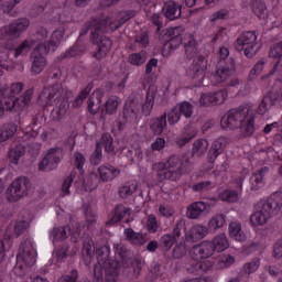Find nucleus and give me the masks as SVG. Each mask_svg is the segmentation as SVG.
<instances>
[{
    "mask_svg": "<svg viewBox=\"0 0 282 282\" xmlns=\"http://www.w3.org/2000/svg\"><path fill=\"white\" fill-rule=\"evenodd\" d=\"M161 41L163 46L161 54L164 58H169L175 50H178L180 45H184L185 54L187 58H195L197 56V42L195 36L192 34H186L182 37V28L175 26L169 29L162 36Z\"/></svg>",
    "mask_w": 282,
    "mask_h": 282,
    "instance_id": "4",
    "label": "nucleus"
},
{
    "mask_svg": "<svg viewBox=\"0 0 282 282\" xmlns=\"http://www.w3.org/2000/svg\"><path fill=\"white\" fill-rule=\"evenodd\" d=\"M25 155V147L18 144L9 151L11 164H19V161Z\"/></svg>",
    "mask_w": 282,
    "mask_h": 282,
    "instance_id": "38",
    "label": "nucleus"
},
{
    "mask_svg": "<svg viewBox=\"0 0 282 282\" xmlns=\"http://www.w3.org/2000/svg\"><path fill=\"white\" fill-rule=\"evenodd\" d=\"M227 144H228V140H226V138L224 137H220L213 142L207 154V160L209 164H215L217 156L224 153Z\"/></svg>",
    "mask_w": 282,
    "mask_h": 282,
    "instance_id": "22",
    "label": "nucleus"
},
{
    "mask_svg": "<svg viewBox=\"0 0 282 282\" xmlns=\"http://www.w3.org/2000/svg\"><path fill=\"white\" fill-rule=\"evenodd\" d=\"M17 124L14 123H6L0 127V144L10 140L17 133Z\"/></svg>",
    "mask_w": 282,
    "mask_h": 282,
    "instance_id": "37",
    "label": "nucleus"
},
{
    "mask_svg": "<svg viewBox=\"0 0 282 282\" xmlns=\"http://www.w3.org/2000/svg\"><path fill=\"white\" fill-rule=\"evenodd\" d=\"M282 208L281 193H273L268 198L260 199L254 205V213L250 216V224L254 228L265 226L273 215Z\"/></svg>",
    "mask_w": 282,
    "mask_h": 282,
    "instance_id": "9",
    "label": "nucleus"
},
{
    "mask_svg": "<svg viewBox=\"0 0 282 282\" xmlns=\"http://www.w3.org/2000/svg\"><path fill=\"white\" fill-rule=\"evenodd\" d=\"M37 45H36V74H41L45 69V66L47 65V54L50 52H56V47L61 45V42L63 41L65 36V28H59L55 30L52 33L51 40H42L41 39H47V29L40 26L37 28ZM40 41V42H39Z\"/></svg>",
    "mask_w": 282,
    "mask_h": 282,
    "instance_id": "6",
    "label": "nucleus"
},
{
    "mask_svg": "<svg viewBox=\"0 0 282 282\" xmlns=\"http://www.w3.org/2000/svg\"><path fill=\"white\" fill-rule=\"evenodd\" d=\"M119 105H120V98L118 96L109 97L105 104L106 113H108V116H113V113L118 111Z\"/></svg>",
    "mask_w": 282,
    "mask_h": 282,
    "instance_id": "41",
    "label": "nucleus"
},
{
    "mask_svg": "<svg viewBox=\"0 0 282 282\" xmlns=\"http://www.w3.org/2000/svg\"><path fill=\"white\" fill-rule=\"evenodd\" d=\"M123 237L128 243H131V246H144L147 243V238H144V235L142 232H138L133 230V228H126L123 230Z\"/></svg>",
    "mask_w": 282,
    "mask_h": 282,
    "instance_id": "29",
    "label": "nucleus"
},
{
    "mask_svg": "<svg viewBox=\"0 0 282 282\" xmlns=\"http://www.w3.org/2000/svg\"><path fill=\"white\" fill-rule=\"evenodd\" d=\"M120 173H121L120 169H118L109 163L102 164L97 169V173L89 174L88 180H90V184L87 186H91L93 182H97V185H98V181L99 182H113V180H116V177L120 176Z\"/></svg>",
    "mask_w": 282,
    "mask_h": 282,
    "instance_id": "17",
    "label": "nucleus"
},
{
    "mask_svg": "<svg viewBox=\"0 0 282 282\" xmlns=\"http://www.w3.org/2000/svg\"><path fill=\"white\" fill-rule=\"evenodd\" d=\"M267 171L268 167H262L252 174V176L250 177L251 191H260V188H263L265 184L263 182V177H265Z\"/></svg>",
    "mask_w": 282,
    "mask_h": 282,
    "instance_id": "34",
    "label": "nucleus"
},
{
    "mask_svg": "<svg viewBox=\"0 0 282 282\" xmlns=\"http://www.w3.org/2000/svg\"><path fill=\"white\" fill-rule=\"evenodd\" d=\"M191 169V161L186 156L173 154L165 163H155L153 171H156V175L161 182L169 180L170 182H177L184 173H188Z\"/></svg>",
    "mask_w": 282,
    "mask_h": 282,
    "instance_id": "8",
    "label": "nucleus"
},
{
    "mask_svg": "<svg viewBox=\"0 0 282 282\" xmlns=\"http://www.w3.org/2000/svg\"><path fill=\"white\" fill-rule=\"evenodd\" d=\"M73 162L75 164L74 173L78 171L77 180L74 173L68 175L62 184V193H64V195H69V188H72V184H74V182L75 184H80L84 191H95L98 186V182L95 180L91 183V186H87V181H85V163L87 162L85 155L80 152H75L73 155Z\"/></svg>",
    "mask_w": 282,
    "mask_h": 282,
    "instance_id": "12",
    "label": "nucleus"
},
{
    "mask_svg": "<svg viewBox=\"0 0 282 282\" xmlns=\"http://www.w3.org/2000/svg\"><path fill=\"white\" fill-rule=\"evenodd\" d=\"M89 30L90 41L97 45V51L94 53V57L97 61H102V58L107 57V54H109L111 51L113 42L111 39L100 35V33L107 34V26L102 20V13H98L97 15L90 18V20L86 21L85 25L80 30L79 37L77 39L76 43L65 53L61 54L62 59L77 58L78 56H83V54H85L87 45H85V41H83L82 36H85Z\"/></svg>",
    "mask_w": 282,
    "mask_h": 282,
    "instance_id": "2",
    "label": "nucleus"
},
{
    "mask_svg": "<svg viewBox=\"0 0 282 282\" xmlns=\"http://www.w3.org/2000/svg\"><path fill=\"white\" fill-rule=\"evenodd\" d=\"M267 59L260 58L257 64L252 67V69L249 73V78H254V76H259L261 72H263V68L265 67Z\"/></svg>",
    "mask_w": 282,
    "mask_h": 282,
    "instance_id": "55",
    "label": "nucleus"
},
{
    "mask_svg": "<svg viewBox=\"0 0 282 282\" xmlns=\"http://www.w3.org/2000/svg\"><path fill=\"white\" fill-rule=\"evenodd\" d=\"M25 84L18 82L13 83L9 88H4L0 90L1 98L6 104L7 111H23L30 102H32V95L34 91L32 89H28L23 93L22 96H19Z\"/></svg>",
    "mask_w": 282,
    "mask_h": 282,
    "instance_id": "11",
    "label": "nucleus"
},
{
    "mask_svg": "<svg viewBox=\"0 0 282 282\" xmlns=\"http://www.w3.org/2000/svg\"><path fill=\"white\" fill-rule=\"evenodd\" d=\"M105 96L104 89H96L88 98V111L93 116H96L100 111V105L102 104V97Z\"/></svg>",
    "mask_w": 282,
    "mask_h": 282,
    "instance_id": "26",
    "label": "nucleus"
},
{
    "mask_svg": "<svg viewBox=\"0 0 282 282\" xmlns=\"http://www.w3.org/2000/svg\"><path fill=\"white\" fill-rule=\"evenodd\" d=\"M166 118H167L169 124L173 126V124H177V122H180L182 115H181L180 110L177 109V107L175 106L167 112Z\"/></svg>",
    "mask_w": 282,
    "mask_h": 282,
    "instance_id": "53",
    "label": "nucleus"
},
{
    "mask_svg": "<svg viewBox=\"0 0 282 282\" xmlns=\"http://www.w3.org/2000/svg\"><path fill=\"white\" fill-rule=\"evenodd\" d=\"M138 191V184L123 185L119 187V197L122 199H127V197H131Z\"/></svg>",
    "mask_w": 282,
    "mask_h": 282,
    "instance_id": "50",
    "label": "nucleus"
},
{
    "mask_svg": "<svg viewBox=\"0 0 282 282\" xmlns=\"http://www.w3.org/2000/svg\"><path fill=\"white\" fill-rule=\"evenodd\" d=\"M19 3H21V0H7L1 4V10L4 14H10Z\"/></svg>",
    "mask_w": 282,
    "mask_h": 282,
    "instance_id": "58",
    "label": "nucleus"
},
{
    "mask_svg": "<svg viewBox=\"0 0 282 282\" xmlns=\"http://www.w3.org/2000/svg\"><path fill=\"white\" fill-rule=\"evenodd\" d=\"M134 43L139 45V47H149V33L145 31H141L134 37Z\"/></svg>",
    "mask_w": 282,
    "mask_h": 282,
    "instance_id": "54",
    "label": "nucleus"
},
{
    "mask_svg": "<svg viewBox=\"0 0 282 282\" xmlns=\"http://www.w3.org/2000/svg\"><path fill=\"white\" fill-rule=\"evenodd\" d=\"M158 218H155V215H150L147 221L148 231L151 234H155L158 232Z\"/></svg>",
    "mask_w": 282,
    "mask_h": 282,
    "instance_id": "61",
    "label": "nucleus"
},
{
    "mask_svg": "<svg viewBox=\"0 0 282 282\" xmlns=\"http://www.w3.org/2000/svg\"><path fill=\"white\" fill-rule=\"evenodd\" d=\"M32 183L25 176H19L9 185L6 192L8 202H19L25 195H30Z\"/></svg>",
    "mask_w": 282,
    "mask_h": 282,
    "instance_id": "14",
    "label": "nucleus"
},
{
    "mask_svg": "<svg viewBox=\"0 0 282 282\" xmlns=\"http://www.w3.org/2000/svg\"><path fill=\"white\" fill-rule=\"evenodd\" d=\"M261 265V260L259 258L253 259L251 262H247L243 268L242 272L245 274H252L253 272L259 270V267Z\"/></svg>",
    "mask_w": 282,
    "mask_h": 282,
    "instance_id": "51",
    "label": "nucleus"
},
{
    "mask_svg": "<svg viewBox=\"0 0 282 282\" xmlns=\"http://www.w3.org/2000/svg\"><path fill=\"white\" fill-rule=\"evenodd\" d=\"M270 58H282V42L274 44L270 52Z\"/></svg>",
    "mask_w": 282,
    "mask_h": 282,
    "instance_id": "62",
    "label": "nucleus"
},
{
    "mask_svg": "<svg viewBox=\"0 0 282 282\" xmlns=\"http://www.w3.org/2000/svg\"><path fill=\"white\" fill-rule=\"evenodd\" d=\"M34 40H25L23 41L15 50H14V58H19L21 54H28L30 50L34 47Z\"/></svg>",
    "mask_w": 282,
    "mask_h": 282,
    "instance_id": "45",
    "label": "nucleus"
},
{
    "mask_svg": "<svg viewBox=\"0 0 282 282\" xmlns=\"http://www.w3.org/2000/svg\"><path fill=\"white\" fill-rule=\"evenodd\" d=\"M206 69H208V59L199 55L194 59L187 70V76L192 78L195 87H208V84L204 82L206 78Z\"/></svg>",
    "mask_w": 282,
    "mask_h": 282,
    "instance_id": "15",
    "label": "nucleus"
},
{
    "mask_svg": "<svg viewBox=\"0 0 282 282\" xmlns=\"http://www.w3.org/2000/svg\"><path fill=\"white\" fill-rule=\"evenodd\" d=\"M167 124L169 122L166 121V112H164L160 117L150 119V131H152L153 135H162Z\"/></svg>",
    "mask_w": 282,
    "mask_h": 282,
    "instance_id": "28",
    "label": "nucleus"
},
{
    "mask_svg": "<svg viewBox=\"0 0 282 282\" xmlns=\"http://www.w3.org/2000/svg\"><path fill=\"white\" fill-rule=\"evenodd\" d=\"M228 100V88H221L214 93H203L199 97L200 107H213L215 105H224Z\"/></svg>",
    "mask_w": 282,
    "mask_h": 282,
    "instance_id": "20",
    "label": "nucleus"
},
{
    "mask_svg": "<svg viewBox=\"0 0 282 282\" xmlns=\"http://www.w3.org/2000/svg\"><path fill=\"white\" fill-rule=\"evenodd\" d=\"M122 118L124 122H135L138 120V112L133 108L124 107Z\"/></svg>",
    "mask_w": 282,
    "mask_h": 282,
    "instance_id": "56",
    "label": "nucleus"
},
{
    "mask_svg": "<svg viewBox=\"0 0 282 282\" xmlns=\"http://www.w3.org/2000/svg\"><path fill=\"white\" fill-rule=\"evenodd\" d=\"M133 17H135V10L120 11L116 19L106 17L102 13V21L106 25L107 34H112V32H116V30H118L121 25H124V23L130 21V19H133Z\"/></svg>",
    "mask_w": 282,
    "mask_h": 282,
    "instance_id": "18",
    "label": "nucleus"
},
{
    "mask_svg": "<svg viewBox=\"0 0 282 282\" xmlns=\"http://www.w3.org/2000/svg\"><path fill=\"white\" fill-rule=\"evenodd\" d=\"M182 232H184V235L186 236V220L180 218L178 220H176L172 232H170V235H172L173 238H175L176 240L180 239V237H182Z\"/></svg>",
    "mask_w": 282,
    "mask_h": 282,
    "instance_id": "44",
    "label": "nucleus"
},
{
    "mask_svg": "<svg viewBox=\"0 0 282 282\" xmlns=\"http://www.w3.org/2000/svg\"><path fill=\"white\" fill-rule=\"evenodd\" d=\"M39 102H44V107H54L51 111L52 120H62L69 109V102L58 85L44 87L37 96V105Z\"/></svg>",
    "mask_w": 282,
    "mask_h": 282,
    "instance_id": "7",
    "label": "nucleus"
},
{
    "mask_svg": "<svg viewBox=\"0 0 282 282\" xmlns=\"http://www.w3.org/2000/svg\"><path fill=\"white\" fill-rule=\"evenodd\" d=\"M91 89H94V85L93 84H88L80 93L79 95L75 98V100L73 101V107L75 109H77L78 107H80V105H83L85 98H87L89 96V94H91Z\"/></svg>",
    "mask_w": 282,
    "mask_h": 282,
    "instance_id": "46",
    "label": "nucleus"
},
{
    "mask_svg": "<svg viewBox=\"0 0 282 282\" xmlns=\"http://www.w3.org/2000/svg\"><path fill=\"white\" fill-rule=\"evenodd\" d=\"M176 109H178V112L181 116H184V118H192L193 117V106L188 101H182L177 104Z\"/></svg>",
    "mask_w": 282,
    "mask_h": 282,
    "instance_id": "49",
    "label": "nucleus"
},
{
    "mask_svg": "<svg viewBox=\"0 0 282 282\" xmlns=\"http://www.w3.org/2000/svg\"><path fill=\"white\" fill-rule=\"evenodd\" d=\"M175 243H177V240L171 234L163 235L159 240V246L166 251L171 250Z\"/></svg>",
    "mask_w": 282,
    "mask_h": 282,
    "instance_id": "42",
    "label": "nucleus"
},
{
    "mask_svg": "<svg viewBox=\"0 0 282 282\" xmlns=\"http://www.w3.org/2000/svg\"><path fill=\"white\" fill-rule=\"evenodd\" d=\"M229 237L235 239V241H239L240 243L246 241V232H243V229H241V223L231 221L229 224Z\"/></svg>",
    "mask_w": 282,
    "mask_h": 282,
    "instance_id": "35",
    "label": "nucleus"
},
{
    "mask_svg": "<svg viewBox=\"0 0 282 282\" xmlns=\"http://www.w3.org/2000/svg\"><path fill=\"white\" fill-rule=\"evenodd\" d=\"M94 242L89 241L84 242L83 249H82V257L85 265H90L91 259H94V251H93Z\"/></svg>",
    "mask_w": 282,
    "mask_h": 282,
    "instance_id": "40",
    "label": "nucleus"
},
{
    "mask_svg": "<svg viewBox=\"0 0 282 282\" xmlns=\"http://www.w3.org/2000/svg\"><path fill=\"white\" fill-rule=\"evenodd\" d=\"M213 188V182L210 181H202L192 185V191L194 193H203L204 191H210Z\"/></svg>",
    "mask_w": 282,
    "mask_h": 282,
    "instance_id": "57",
    "label": "nucleus"
},
{
    "mask_svg": "<svg viewBox=\"0 0 282 282\" xmlns=\"http://www.w3.org/2000/svg\"><path fill=\"white\" fill-rule=\"evenodd\" d=\"M251 8L253 14L258 17V19L265 21L269 17L268 7L263 0H251Z\"/></svg>",
    "mask_w": 282,
    "mask_h": 282,
    "instance_id": "33",
    "label": "nucleus"
},
{
    "mask_svg": "<svg viewBox=\"0 0 282 282\" xmlns=\"http://www.w3.org/2000/svg\"><path fill=\"white\" fill-rule=\"evenodd\" d=\"M94 249L97 263L94 265L93 282H102V274H105L106 282H118L120 268L129 263L131 251L122 243L113 245L115 259H111L109 243L96 245Z\"/></svg>",
    "mask_w": 282,
    "mask_h": 282,
    "instance_id": "3",
    "label": "nucleus"
},
{
    "mask_svg": "<svg viewBox=\"0 0 282 282\" xmlns=\"http://www.w3.org/2000/svg\"><path fill=\"white\" fill-rule=\"evenodd\" d=\"M84 213L87 221V230L88 232H94V226H96V214L94 213V209H91V206L85 205L84 206Z\"/></svg>",
    "mask_w": 282,
    "mask_h": 282,
    "instance_id": "39",
    "label": "nucleus"
},
{
    "mask_svg": "<svg viewBox=\"0 0 282 282\" xmlns=\"http://www.w3.org/2000/svg\"><path fill=\"white\" fill-rule=\"evenodd\" d=\"M189 257L194 262L187 267V272L204 276L214 265L213 261L207 260L209 257H213V245H210V241H203L195 245L189 250Z\"/></svg>",
    "mask_w": 282,
    "mask_h": 282,
    "instance_id": "10",
    "label": "nucleus"
},
{
    "mask_svg": "<svg viewBox=\"0 0 282 282\" xmlns=\"http://www.w3.org/2000/svg\"><path fill=\"white\" fill-rule=\"evenodd\" d=\"M151 23L155 25L156 32L162 30V25H164V18L160 13H153L150 18Z\"/></svg>",
    "mask_w": 282,
    "mask_h": 282,
    "instance_id": "60",
    "label": "nucleus"
},
{
    "mask_svg": "<svg viewBox=\"0 0 282 282\" xmlns=\"http://www.w3.org/2000/svg\"><path fill=\"white\" fill-rule=\"evenodd\" d=\"M218 197L221 202H229L230 204L239 200V194L235 189H224Z\"/></svg>",
    "mask_w": 282,
    "mask_h": 282,
    "instance_id": "43",
    "label": "nucleus"
},
{
    "mask_svg": "<svg viewBox=\"0 0 282 282\" xmlns=\"http://www.w3.org/2000/svg\"><path fill=\"white\" fill-rule=\"evenodd\" d=\"M131 215V208L120 204L115 207V214L110 219V224H118V221H122L123 217Z\"/></svg>",
    "mask_w": 282,
    "mask_h": 282,
    "instance_id": "36",
    "label": "nucleus"
},
{
    "mask_svg": "<svg viewBox=\"0 0 282 282\" xmlns=\"http://www.w3.org/2000/svg\"><path fill=\"white\" fill-rule=\"evenodd\" d=\"M208 208H210V204L206 202H203V200L194 202L187 206V212H186L187 218L199 219V217H202V215H204L205 210H208Z\"/></svg>",
    "mask_w": 282,
    "mask_h": 282,
    "instance_id": "24",
    "label": "nucleus"
},
{
    "mask_svg": "<svg viewBox=\"0 0 282 282\" xmlns=\"http://www.w3.org/2000/svg\"><path fill=\"white\" fill-rule=\"evenodd\" d=\"M237 52H245L247 58H254L259 47H257V31L242 32L235 42Z\"/></svg>",
    "mask_w": 282,
    "mask_h": 282,
    "instance_id": "13",
    "label": "nucleus"
},
{
    "mask_svg": "<svg viewBox=\"0 0 282 282\" xmlns=\"http://www.w3.org/2000/svg\"><path fill=\"white\" fill-rule=\"evenodd\" d=\"M64 155L62 148H52L39 164L40 171L48 172L58 169V164Z\"/></svg>",
    "mask_w": 282,
    "mask_h": 282,
    "instance_id": "19",
    "label": "nucleus"
},
{
    "mask_svg": "<svg viewBox=\"0 0 282 282\" xmlns=\"http://www.w3.org/2000/svg\"><path fill=\"white\" fill-rule=\"evenodd\" d=\"M219 62L216 69L209 77V83L214 87H239V79L232 78L236 72L235 59L228 58L230 50L226 46L219 48Z\"/></svg>",
    "mask_w": 282,
    "mask_h": 282,
    "instance_id": "5",
    "label": "nucleus"
},
{
    "mask_svg": "<svg viewBox=\"0 0 282 282\" xmlns=\"http://www.w3.org/2000/svg\"><path fill=\"white\" fill-rule=\"evenodd\" d=\"M58 282H78V271L72 270L69 274L62 275Z\"/></svg>",
    "mask_w": 282,
    "mask_h": 282,
    "instance_id": "64",
    "label": "nucleus"
},
{
    "mask_svg": "<svg viewBox=\"0 0 282 282\" xmlns=\"http://www.w3.org/2000/svg\"><path fill=\"white\" fill-rule=\"evenodd\" d=\"M52 236L53 241H65V239L70 236L72 243H78V241H80V229L77 227L76 230H72L69 225H65L54 228Z\"/></svg>",
    "mask_w": 282,
    "mask_h": 282,
    "instance_id": "21",
    "label": "nucleus"
},
{
    "mask_svg": "<svg viewBox=\"0 0 282 282\" xmlns=\"http://www.w3.org/2000/svg\"><path fill=\"white\" fill-rule=\"evenodd\" d=\"M163 14L169 21H175L182 17V4L175 1H167L163 6Z\"/></svg>",
    "mask_w": 282,
    "mask_h": 282,
    "instance_id": "25",
    "label": "nucleus"
},
{
    "mask_svg": "<svg viewBox=\"0 0 282 282\" xmlns=\"http://www.w3.org/2000/svg\"><path fill=\"white\" fill-rule=\"evenodd\" d=\"M186 252H188L186 243L181 242L175 246L173 250V257L174 259H182V257H186Z\"/></svg>",
    "mask_w": 282,
    "mask_h": 282,
    "instance_id": "59",
    "label": "nucleus"
},
{
    "mask_svg": "<svg viewBox=\"0 0 282 282\" xmlns=\"http://www.w3.org/2000/svg\"><path fill=\"white\" fill-rule=\"evenodd\" d=\"M235 263V257L230 254H225L220 258L218 262V268H230Z\"/></svg>",
    "mask_w": 282,
    "mask_h": 282,
    "instance_id": "63",
    "label": "nucleus"
},
{
    "mask_svg": "<svg viewBox=\"0 0 282 282\" xmlns=\"http://www.w3.org/2000/svg\"><path fill=\"white\" fill-rule=\"evenodd\" d=\"M197 137V128L195 126L187 124L184 127L182 132L176 135L175 144L176 147H186L191 140Z\"/></svg>",
    "mask_w": 282,
    "mask_h": 282,
    "instance_id": "23",
    "label": "nucleus"
},
{
    "mask_svg": "<svg viewBox=\"0 0 282 282\" xmlns=\"http://www.w3.org/2000/svg\"><path fill=\"white\" fill-rule=\"evenodd\" d=\"M208 235V227L203 225H194L187 232H185L186 241H199Z\"/></svg>",
    "mask_w": 282,
    "mask_h": 282,
    "instance_id": "30",
    "label": "nucleus"
},
{
    "mask_svg": "<svg viewBox=\"0 0 282 282\" xmlns=\"http://www.w3.org/2000/svg\"><path fill=\"white\" fill-rule=\"evenodd\" d=\"M210 246L213 252H224V250H228L230 242L228 241L226 234H219L213 239Z\"/></svg>",
    "mask_w": 282,
    "mask_h": 282,
    "instance_id": "32",
    "label": "nucleus"
},
{
    "mask_svg": "<svg viewBox=\"0 0 282 282\" xmlns=\"http://www.w3.org/2000/svg\"><path fill=\"white\" fill-rule=\"evenodd\" d=\"M225 224L226 218L223 215H216L209 220L208 228L209 230H217V228H221Z\"/></svg>",
    "mask_w": 282,
    "mask_h": 282,
    "instance_id": "52",
    "label": "nucleus"
},
{
    "mask_svg": "<svg viewBox=\"0 0 282 282\" xmlns=\"http://www.w3.org/2000/svg\"><path fill=\"white\" fill-rule=\"evenodd\" d=\"M275 76L276 83L275 87L270 90L262 98L261 102L258 106V109H254L252 106H240L237 109H230L220 120L223 129L235 130L240 129V135L242 138H251L254 135L257 128L254 127V120H257V113L259 116H265L270 107H278L282 109V64L276 63L273 66V69L270 73L262 77V80H268Z\"/></svg>",
    "mask_w": 282,
    "mask_h": 282,
    "instance_id": "1",
    "label": "nucleus"
},
{
    "mask_svg": "<svg viewBox=\"0 0 282 282\" xmlns=\"http://www.w3.org/2000/svg\"><path fill=\"white\" fill-rule=\"evenodd\" d=\"M158 96V88L153 86V84L149 85L145 101L142 106L143 116H151V111H153V106L155 105V97Z\"/></svg>",
    "mask_w": 282,
    "mask_h": 282,
    "instance_id": "27",
    "label": "nucleus"
},
{
    "mask_svg": "<svg viewBox=\"0 0 282 282\" xmlns=\"http://www.w3.org/2000/svg\"><path fill=\"white\" fill-rule=\"evenodd\" d=\"M128 61L130 65L140 67V65H144V61H147V53H144L143 51L140 53H132L129 55Z\"/></svg>",
    "mask_w": 282,
    "mask_h": 282,
    "instance_id": "48",
    "label": "nucleus"
},
{
    "mask_svg": "<svg viewBox=\"0 0 282 282\" xmlns=\"http://www.w3.org/2000/svg\"><path fill=\"white\" fill-rule=\"evenodd\" d=\"M102 147L106 151V153H113L116 149L113 148V137L109 132H105L101 135L100 142L96 143V153H99L102 155Z\"/></svg>",
    "mask_w": 282,
    "mask_h": 282,
    "instance_id": "31",
    "label": "nucleus"
},
{
    "mask_svg": "<svg viewBox=\"0 0 282 282\" xmlns=\"http://www.w3.org/2000/svg\"><path fill=\"white\" fill-rule=\"evenodd\" d=\"M193 154L194 155H204L208 151V141L206 139H198L193 144Z\"/></svg>",
    "mask_w": 282,
    "mask_h": 282,
    "instance_id": "47",
    "label": "nucleus"
},
{
    "mask_svg": "<svg viewBox=\"0 0 282 282\" xmlns=\"http://www.w3.org/2000/svg\"><path fill=\"white\" fill-rule=\"evenodd\" d=\"M30 28V20L19 18L13 20L9 25L0 28V41H10V39H19L21 34Z\"/></svg>",
    "mask_w": 282,
    "mask_h": 282,
    "instance_id": "16",
    "label": "nucleus"
}]
</instances>
